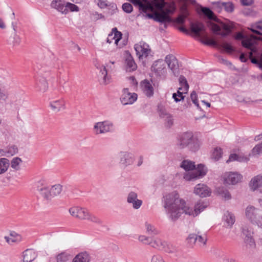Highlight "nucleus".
<instances>
[{
	"mask_svg": "<svg viewBox=\"0 0 262 262\" xmlns=\"http://www.w3.org/2000/svg\"><path fill=\"white\" fill-rule=\"evenodd\" d=\"M164 207L169 217L173 221L178 219L182 213L195 216L203 211L207 206V203L199 201L194 206V210L186 206L184 201L179 198L176 192L168 194L164 197Z\"/></svg>",
	"mask_w": 262,
	"mask_h": 262,
	"instance_id": "f257e3e1",
	"label": "nucleus"
},
{
	"mask_svg": "<svg viewBox=\"0 0 262 262\" xmlns=\"http://www.w3.org/2000/svg\"><path fill=\"white\" fill-rule=\"evenodd\" d=\"M139 10L143 12V15L149 18H154L156 21L164 24L166 28L167 24L172 21V18L169 16L175 11L174 4H168L165 0H152L149 2H142L139 6Z\"/></svg>",
	"mask_w": 262,
	"mask_h": 262,
	"instance_id": "f03ea898",
	"label": "nucleus"
},
{
	"mask_svg": "<svg viewBox=\"0 0 262 262\" xmlns=\"http://www.w3.org/2000/svg\"><path fill=\"white\" fill-rule=\"evenodd\" d=\"M180 167L184 169L186 172L183 174V179L187 181H194L202 178L206 174L207 169L202 164H198L195 167V163L189 160H183Z\"/></svg>",
	"mask_w": 262,
	"mask_h": 262,
	"instance_id": "7ed1b4c3",
	"label": "nucleus"
},
{
	"mask_svg": "<svg viewBox=\"0 0 262 262\" xmlns=\"http://www.w3.org/2000/svg\"><path fill=\"white\" fill-rule=\"evenodd\" d=\"M177 145L180 149L187 148L191 151H196L200 148L198 139L194 137L191 132H186L180 134L177 138Z\"/></svg>",
	"mask_w": 262,
	"mask_h": 262,
	"instance_id": "20e7f679",
	"label": "nucleus"
},
{
	"mask_svg": "<svg viewBox=\"0 0 262 262\" xmlns=\"http://www.w3.org/2000/svg\"><path fill=\"white\" fill-rule=\"evenodd\" d=\"M235 38L236 39L238 40L242 39V46L251 51L249 52V58H253V54L257 53L256 45L258 39L260 38L254 35H251L249 37H245L243 33L241 32L237 33Z\"/></svg>",
	"mask_w": 262,
	"mask_h": 262,
	"instance_id": "39448f33",
	"label": "nucleus"
},
{
	"mask_svg": "<svg viewBox=\"0 0 262 262\" xmlns=\"http://www.w3.org/2000/svg\"><path fill=\"white\" fill-rule=\"evenodd\" d=\"M71 215L80 220H87L91 222L100 224L101 220L95 215L91 214L88 210L79 207H73L69 209Z\"/></svg>",
	"mask_w": 262,
	"mask_h": 262,
	"instance_id": "423d86ee",
	"label": "nucleus"
},
{
	"mask_svg": "<svg viewBox=\"0 0 262 262\" xmlns=\"http://www.w3.org/2000/svg\"><path fill=\"white\" fill-rule=\"evenodd\" d=\"M241 236L244 239L247 248L254 249L256 247V244L253 238L254 230L250 224H245L242 225L241 228Z\"/></svg>",
	"mask_w": 262,
	"mask_h": 262,
	"instance_id": "0eeeda50",
	"label": "nucleus"
},
{
	"mask_svg": "<svg viewBox=\"0 0 262 262\" xmlns=\"http://www.w3.org/2000/svg\"><path fill=\"white\" fill-rule=\"evenodd\" d=\"M209 27L214 34L223 37L229 35L231 32V29L234 27L233 23L228 25L222 22L220 23L219 25L210 23Z\"/></svg>",
	"mask_w": 262,
	"mask_h": 262,
	"instance_id": "6e6552de",
	"label": "nucleus"
},
{
	"mask_svg": "<svg viewBox=\"0 0 262 262\" xmlns=\"http://www.w3.org/2000/svg\"><path fill=\"white\" fill-rule=\"evenodd\" d=\"M113 129V123L110 121L105 120L95 123L93 127V132L96 135L105 134Z\"/></svg>",
	"mask_w": 262,
	"mask_h": 262,
	"instance_id": "1a4fd4ad",
	"label": "nucleus"
},
{
	"mask_svg": "<svg viewBox=\"0 0 262 262\" xmlns=\"http://www.w3.org/2000/svg\"><path fill=\"white\" fill-rule=\"evenodd\" d=\"M36 190L39 196L46 201H51L53 198L50 188L46 185L43 181H40L37 182Z\"/></svg>",
	"mask_w": 262,
	"mask_h": 262,
	"instance_id": "9d476101",
	"label": "nucleus"
},
{
	"mask_svg": "<svg viewBox=\"0 0 262 262\" xmlns=\"http://www.w3.org/2000/svg\"><path fill=\"white\" fill-rule=\"evenodd\" d=\"M134 48L139 59L147 57L151 52L149 45L144 41H140L135 45Z\"/></svg>",
	"mask_w": 262,
	"mask_h": 262,
	"instance_id": "9b49d317",
	"label": "nucleus"
},
{
	"mask_svg": "<svg viewBox=\"0 0 262 262\" xmlns=\"http://www.w3.org/2000/svg\"><path fill=\"white\" fill-rule=\"evenodd\" d=\"M245 216L246 218L253 224L255 223L260 215V211L258 208L252 205L248 206L245 209Z\"/></svg>",
	"mask_w": 262,
	"mask_h": 262,
	"instance_id": "f8f14e48",
	"label": "nucleus"
},
{
	"mask_svg": "<svg viewBox=\"0 0 262 262\" xmlns=\"http://www.w3.org/2000/svg\"><path fill=\"white\" fill-rule=\"evenodd\" d=\"M137 94L135 93H130L128 89L123 90V94L120 98L121 102L123 105L132 104L137 99Z\"/></svg>",
	"mask_w": 262,
	"mask_h": 262,
	"instance_id": "ddd939ff",
	"label": "nucleus"
},
{
	"mask_svg": "<svg viewBox=\"0 0 262 262\" xmlns=\"http://www.w3.org/2000/svg\"><path fill=\"white\" fill-rule=\"evenodd\" d=\"M249 186L252 191L262 193V175L258 174L253 177L249 182Z\"/></svg>",
	"mask_w": 262,
	"mask_h": 262,
	"instance_id": "4468645a",
	"label": "nucleus"
},
{
	"mask_svg": "<svg viewBox=\"0 0 262 262\" xmlns=\"http://www.w3.org/2000/svg\"><path fill=\"white\" fill-rule=\"evenodd\" d=\"M119 156L120 163L124 167L132 165L134 161V156L132 153L122 151L119 153Z\"/></svg>",
	"mask_w": 262,
	"mask_h": 262,
	"instance_id": "2eb2a0df",
	"label": "nucleus"
},
{
	"mask_svg": "<svg viewBox=\"0 0 262 262\" xmlns=\"http://www.w3.org/2000/svg\"><path fill=\"white\" fill-rule=\"evenodd\" d=\"M127 202L132 205L135 209H138L142 204V201L138 199V194L134 191H130L127 196Z\"/></svg>",
	"mask_w": 262,
	"mask_h": 262,
	"instance_id": "dca6fc26",
	"label": "nucleus"
},
{
	"mask_svg": "<svg viewBox=\"0 0 262 262\" xmlns=\"http://www.w3.org/2000/svg\"><path fill=\"white\" fill-rule=\"evenodd\" d=\"M242 176L237 172H230L224 176V182L227 184L234 185L241 181Z\"/></svg>",
	"mask_w": 262,
	"mask_h": 262,
	"instance_id": "f3484780",
	"label": "nucleus"
},
{
	"mask_svg": "<svg viewBox=\"0 0 262 262\" xmlns=\"http://www.w3.org/2000/svg\"><path fill=\"white\" fill-rule=\"evenodd\" d=\"M165 61L168 65V68L176 75L178 72L179 64L178 61L176 57L172 55L169 54L166 56Z\"/></svg>",
	"mask_w": 262,
	"mask_h": 262,
	"instance_id": "a211bd4d",
	"label": "nucleus"
},
{
	"mask_svg": "<svg viewBox=\"0 0 262 262\" xmlns=\"http://www.w3.org/2000/svg\"><path fill=\"white\" fill-rule=\"evenodd\" d=\"M194 193L201 198H204L209 196L211 191L208 187L204 184H198L194 187Z\"/></svg>",
	"mask_w": 262,
	"mask_h": 262,
	"instance_id": "6ab92c4d",
	"label": "nucleus"
},
{
	"mask_svg": "<svg viewBox=\"0 0 262 262\" xmlns=\"http://www.w3.org/2000/svg\"><path fill=\"white\" fill-rule=\"evenodd\" d=\"M213 7L215 10L220 12L224 9L227 12H232L234 10V6L230 2H216L213 3Z\"/></svg>",
	"mask_w": 262,
	"mask_h": 262,
	"instance_id": "aec40b11",
	"label": "nucleus"
},
{
	"mask_svg": "<svg viewBox=\"0 0 262 262\" xmlns=\"http://www.w3.org/2000/svg\"><path fill=\"white\" fill-rule=\"evenodd\" d=\"M51 6L62 14H66L68 13L67 8H65L66 3L63 0H53L51 4Z\"/></svg>",
	"mask_w": 262,
	"mask_h": 262,
	"instance_id": "412c9836",
	"label": "nucleus"
},
{
	"mask_svg": "<svg viewBox=\"0 0 262 262\" xmlns=\"http://www.w3.org/2000/svg\"><path fill=\"white\" fill-rule=\"evenodd\" d=\"M126 69L128 72H132L137 69V66L132 56L127 51L125 57Z\"/></svg>",
	"mask_w": 262,
	"mask_h": 262,
	"instance_id": "4be33fe9",
	"label": "nucleus"
},
{
	"mask_svg": "<svg viewBox=\"0 0 262 262\" xmlns=\"http://www.w3.org/2000/svg\"><path fill=\"white\" fill-rule=\"evenodd\" d=\"M141 88L144 93L147 97H151L154 94V88L151 83L147 80H144L141 82Z\"/></svg>",
	"mask_w": 262,
	"mask_h": 262,
	"instance_id": "5701e85b",
	"label": "nucleus"
},
{
	"mask_svg": "<svg viewBox=\"0 0 262 262\" xmlns=\"http://www.w3.org/2000/svg\"><path fill=\"white\" fill-rule=\"evenodd\" d=\"M51 110L54 112H58L65 108V102L63 99L52 101L50 103Z\"/></svg>",
	"mask_w": 262,
	"mask_h": 262,
	"instance_id": "b1692460",
	"label": "nucleus"
},
{
	"mask_svg": "<svg viewBox=\"0 0 262 262\" xmlns=\"http://www.w3.org/2000/svg\"><path fill=\"white\" fill-rule=\"evenodd\" d=\"M23 262H31L37 257V254L33 249H27L23 253Z\"/></svg>",
	"mask_w": 262,
	"mask_h": 262,
	"instance_id": "393cba45",
	"label": "nucleus"
},
{
	"mask_svg": "<svg viewBox=\"0 0 262 262\" xmlns=\"http://www.w3.org/2000/svg\"><path fill=\"white\" fill-rule=\"evenodd\" d=\"M4 238L9 245H12L14 243H19L22 240L21 236L14 231L11 232L9 236H5Z\"/></svg>",
	"mask_w": 262,
	"mask_h": 262,
	"instance_id": "a878e982",
	"label": "nucleus"
},
{
	"mask_svg": "<svg viewBox=\"0 0 262 262\" xmlns=\"http://www.w3.org/2000/svg\"><path fill=\"white\" fill-rule=\"evenodd\" d=\"M223 220L225 222V225L227 227L231 228L235 222V216L232 213L228 211L224 213Z\"/></svg>",
	"mask_w": 262,
	"mask_h": 262,
	"instance_id": "bb28decb",
	"label": "nucleus"
},
{
	"mask_svg": "<svg viewBox=\"0 0 262 262\" xmlns=\"http://www.w3.org/2000/svg\"><path fill=\"white\" fill-rule=\"evenodd\" d=\"M165 244V241H162L161 239L158 237L151 238L149 243V245L152 247L160 250H162Z\"/></svg>",
	"mask_w": 262,
	"mask_h": 262,
	"instance_id": "cd10ccee",
	"label": "nucleus"
},
{
	"mask_svg": "<svg viewBox=\"0 0 262 262\" xmlns=\"http://www.w3.org/2000/svg\"><path fill=\"white\" fill-rule=\"evenodd\" d=\"M190 29L191 31L196 36H200L201 32L205 31V27L202 23H191Z\"/></svg>",
	"mask_w": 262,
	"mask_h": 262,
	"instance_id": "c85d7f7f",
	"label": "nucleus"
},
{
	"mask_svg": "<svg viewBox=\"0 0 262 262\" xmlns=\"http://www.w3.org/2000/svg\"><path fill=\"white\" fill-rule=\"evenodd\" d=\"M196 243L200 246H205L207 241V237L205 233H202L200 231H197L196 233Z\"/></svg>",
	"mask_w": 262,
	"mask_h": 262,
	"instance_id": "c756f323",
	"label": "nucleus"
},
{
	"mask_svg": "<svg viewBox=\"0 0 262 262\" xmlns=\"http://www.w3.org/2000/svg\"><path fill=\"white\" fill-rule=\"evenodd\" d=\"M36 88L38 91L42 93L45 92L48 89V84L47 80L43 77L40 78L36 83Z\"/></svg>",
	"mask_w": 262,
	"mask_h": 262,
	"instance_id": "7c9ffc66",
	"label": "nucleus"
},
{
	"mask_svg": "<svg viewBox=\"0 0 262 262\" xmlns=\"http://www.w3.org/2000/svg\"><path fill=\"white\" fill-rule=\"evenodd\" d=\"M95 66L97 69L100 70L99 76L103 78L102 82L104 84H106L108 83V81H107V72L106 69V67L102 65L100 66L99 64H95Z\"/></svg>",
	"mask_w": 262,
	"mask_h": 262,
	"instance_id": "2f4dec72",
	"label": "nucleus"
},
{
	"mask_svg": "<svg viewBox=\"0 0 262 262\" xmlns=\"http://www.w3.org/2000/svg\"><path fill=\"white\" fill-rule=\"evenodd\" d=\"M90 256L86 252H82L77 254L72 262H89Z\"/></svg>",
	"mask_w": 262,
	"mask_h": 262,
	"instance_id": "473e14b6",
	"label": "nucleus"
},
{
	"mask_svg": "<svg viewBox=\"0 0 262 262\" xmlns=\"http://www.w3.org/2000/svg\"><path fill=\"white\" fill-rule=\"evenodd\" d=\"M179 82L181 85V87L179 88V90H181L184 92V93H187L189 89V84L186 78L184 76L181 75L179 78Z\"/></svg>",
	"mask_w": 262,
	"mask_h": 262,
	"instance_id": "72a5a7b5",
	"label": "nucleus"
},
{
	"mask_svg": "<svg viewBox=\"0 0 262 262\" xmlns=\"http://www.w3.org/2000/svg\"><path fill=\"white\" fill-rule=\"evenodd\" d=\"M10 166L9 160L5 158L0 159V174L6 172Z\"/></svg>",
	"mask_w": 262,
	"mask_h": 262,
	"instance_id": "f704fd0d",
	"label": "nucleus"
},
{
	"mask_svg": "<svg viewBox=\"0 0 262 262\" xmlns=\"http://www.w3.org/2000/svg\"><path fill=\"white\" fill-rule=\"evenodd\" d=\"M252 32L257 34L262 35V20L256 23L255 24L251 25V28H249ZM262 41V37H259Z\"/></svg>",
	"mask_w": 262,
	"mask_h": 262,
	"instance_id": "c9c22d12",
	"label": "nucleus"
},
{
	"mask_svg": "<svg viewBox=\"0 0 262 262\" xmlns=\"http://www.w3.org/2000/svg\"><path fill=\"white\" fill-rule=\"evenodd\" d=\"M160 116L165 119V124L167 127H170L173 125V119L171 115L162 112Z\"/></svg>",
	"mask_w": 262,
	"mask_h": 262,
	"instance_id": "e433bc0d",
	"label": "nucleus"
},
{
	"mask_svg": "<svg viewBox=\"0 0 262 262\" xmlns=\"http://www.w3.org/2000/svg\"><path fill=\"white\" fill-rule=\"evenodd\" d=\"M202 11L203 14L206 16L208 19L220 23L219 19L215 16L213 12L210 9L208 8H203Z\"/></svg>",
	"mask_w": 262,
	"mask_h": 262,
	"instance_id": "4c0bfd02",
	"label": "nucleus"
},
{
	"mask_svg": "<svg viewBox=\"0 0 262 262\" xmlns=\"http://www.w3.org/2000/svg\"><path fill=\"white\" fill-rule=\"evenodd\" d=\"M51 191V193L52 198L59 195L62 190V186L60 184H55L53 185L51 188H50Z\"/></svg>",
	"mask_w": 262,
	"mask_h": 262,
	"instance_id": "58836bf2",
	"label": "nucleus"
},
{
	"mask_svg": "<svg viewBox=\"0 0 262 262\" xmlns=\"http://www.w3.org/2000/svg\"><path fill=\"white\" fill-rule=\"evenodd\" d=\"M248 158L245 157L239 156L235 154H231L229 156V159L227 160L226 162L229 163V162L237 161L239 162H247L248 161Z\"/></svg>",
	"mask_w": 262,
	"mask_h": 262,
	"instance_id": "ea45409f",
	"label": "nucleus"
},
{
	"mask_svg": "<svg viewBox=\"0 0 262 262\" xmlns=\"http://www.w3.org/2000/svg\"><path fill=\"white\" fill-rule=\"evenodd\" d=\"M5 153L3 154L2 156L7 157L12 156L18 152V148L15 145H12L7 147L5 149Z\"/></svg>",
	"mask_w": 262,
	"mask_h": 262,
	"instance_id": "a19ab883",
	"label": "nucleus"
},
{
	"mask_svg": "<svg viewBox=\"0 0 262 262\" xmlns=\"http://www.w3.org/2000/svg\"><path fill=\"white\" fill-rule=\"evenodd\" d=\"M182 14L179 15L176 19V21L178 24H183L185 19L188 15L187 9L185 6L182 7Z\"/></svg>",
	"mask_w": 262,
	"mask_h": 262,
	"instance_id": "79ce46f5",
	"label": "nucleus"
},
{
	"mask_svg": "<svg viewBox=\"0 0 262 262\" xmlns=\"http://www.w3.org/2000/svg\"><path fill=\"white\" fill-rule=\"evenodd\" d=\"M22 162V160L20 158L15 157L12 159L11 161V167L15 170L20 169V164Z\"/></svg>",
	"mask_w": 262,
	"mask_h": 262,
	"instance_id": "37998d69",
	"label": "nucleus"
},
{
	"mask_svg": "<svg viewBox=\"0 0 262 262\" xmlns=\"http://www.w3.org/2000/svg\"><path fill=\"white\" fill-rule=\"evenodd\" d=\"M253 156H259L262 154V141L256 144L251 150Z\"/></svg>",
	"mask_w": 262,
	"mask_h": 262,
	"instance_id": "c03bdc74",
	"label": "nucleus"
},
{
	"mask_svg": "<svg viewBox=\"0 0 262 262\" xmlns=\"http://www.w3.org/2000/svg\"><path fill=\"white\" fill-rule=\"evenodd\" d=\"M112 33H113L114 38H115V43L118 46V42L122 38V33L117 30L116 28H114L112 29Z\"/></svg>",
	"mask_w": 262,
	"mask_h": 262,
	"instance_id": "a18cd8bd",
	"label": "nucleus"
},
{
	"mask_svg": "<svg viewBox=\"0 0 262 262\" xmlns=\"http://www.w3.org/2000/svg\"><path fill=\"white\" fill-rule=\"evenodd\" d=\"M177 250L176 246L170 244H168L167 242H166V244L164 245V247L162 249V250L169 253H175L177 251Z\"/></svg>",
	"mask_w": 262,
	"mask_h": 262,
	"instance_id": "49530a36",
	"label": "nucleus"
},
{
	"mask_svg": "<svg viewBox=\"0 0 262 262\" xmlns=\"http://www.w3.org/2000/svg\"><path fill=\"white\" fill-rule=\"evenodd\" d=\"M218 192L225 200H229L231 198L229 192L224 188H219Z\"/></svg>",
	"mask_w": 262,
	"mask_h": 262,
	"instance_id": "de8ad7c7",
	"label": "nucleus"
},
{
	"mask_svg": "<svg viewBox=\"0 0 262 262\" xmlns=\"http://www.w3.org/2000/svg\"><path fill=\"white\" fill-rule=\"evenodd\" d=\"M145 226L146 228V232L148 234L151 235H156L158 234V230L151 224L146 223L145 224Z\"/></svg>",
	"mask_w": 262,
	"mask_h": 262,
	"instance_id": "09e8293b",
	"label": "nucleus"
},
{
	"mask_svg": "<svg viewBox=\"0 0 262 262\" xmlns=\"http://www.w3.org/2000/svg\"><path fill=\"white\" fill-rule=\"evenodd\" d=\"M70 255L66 252H62L56 256L57 262H66L69 259Z\"/></svg>",
	"mask_w": 262,
	"mask_h": 262,
	"instance_id": "8fccbe9b",
	"label": "nucleus"
},
{
	"mask_svg": "<svg viewBox=\"0 0 262 262\" xmlns=\"http://www.w3.org/2000/svg\"><path fill=\"white\" fill-rule=\"evenodd\" d=\"M222 151L220 148H216L212 154V158L214 159L215 161L219 160L222 157Z\"/></svg>",
	"mask_w": 262,
	"mask_h": 262,
	"instance_id": "3c124183",
	"label": "nucleus"
},
{
	"mask_svg": "<svg viewBox=\"0 0 262 262\" xmlns=\"http://www.w3.org/2000/svg\"><path fill=\"white\" fill-rule=\"evenodd\" d=\"M185 93L184 92H180V90H178L177 93H173L172 94V98L176 102L180 101L181 100H183L184 97L183 96V93Z\"/></svg>",
	"mask_w": 262,
	"mask_h": 262,
	"instance_id": "603ef678",
	"label": "nucleus"
},
{
	"mask_svg": "<svg viewBox=\"0 0 262 262\" xmlns=\"http://www.w3.org/2000/svg\"><path fill=\"white\" fill-rule=\"evenodd\" d=\"M123 10L127 13H130L133 11V8L130 3H125L122 6Z\"/></svg>",
	"mask_w": 262,
	"mask_h": 262,
	"instance_id": "864d4df0",
	"label": "nucleus"
},
{
	"mask_svg": "<svg viewBox=\"0 0 262 262\" xmlns=\"http://www.w3.org/2000/svg\"><path fill=\"white\" fill-rule=\"evenodd\" d=\"M65 8H67V11H69V10H70L71 11H76L77 12L79 11V8L75 5V4L70 3H66V7Z\"/></svg>",
	"mask_w": 262,
	"mask_h": 262,
	"instance_id": "5fc2aeb1",
	"label": "nucleus"
},
{
	"mask_svg": "<svg viewBox=\"0 0 262 262\" xmlns=\"http://www.w3.org/2000/svg\"><path fill=\"white\" fill-rule=\"evenodd\" d=\"M186 240L190 246H192L196 243V234H190Z\"/></svg>",
	"mask_w": 262,
	"mask_h": 262,
	"instance_id": "6e6d98bb",
	"label": "nucleus"
},
{
	"mask_svg": "<svg viewBox=\"0 0 262 262\" xmlns=\"http://www.w3.org/2000/svg\"><path fill=\"white\" fill-rule=\"evenodd\" d=\"M190 98L193 102V103L197 106L198 108H200V107L199 106L198 101V98H197V94L195 91H193L191 94H190Z\"/></svg>",
	"mask_w": 262,
	"mask_h": 262,
	"instance_id": "4d7b16f0",
	"label": "nucleus"
},
{
	"mask_svg": "<svg viewBox=\"0 0 262 262\" xmlns=\"http://www.w3.org/2000/svg\"><path fill=\"white\" fill-rule=\"evenodd\" d=\"M150 262H166L163 259V257L159 254L154 255L151 258Z\"/></svg>",
	"mask_w": 262,
	"mask_h": 262,
	"instance_id": "13d9d810",
	"label": "nucleus"
},
{
	"mask_svg": "<svg viewBox=\"0 0 262 262\" xmlns=\"http://www.w3.org/2000/svg\"><path fill=\"white\" fill-rule=\"evenodd\" d=\"M221 46L228 53H231L234 50L233 47L227 42L223 43Z\"/></svg>",
	"mask_w": 262,
	"mask_h": 262,
	"instance_id": "bf43d9fd",
	"label": "nucleus"
},
{
	"mask_svg": "<svg viewBox=\"0 0 262 262\" xmlns=\"http://www.w3.org/2000/svg\"><path fill=\"white\" fill-rule=\"evenodd\" d=\"M138 239L141 242L149 245L150 241L151 238L145 235H140L138 237Z\"/></svg>",
	"mask_w": 262,
	"mask_h": 262,
	"instance_id": "052dcab7",
	"label": "nucleus"
},
{
	"mask_svg": "<svg viewBox=\"0 0 262 262\" xmlns=\"http://www.w3.org/2000/svg\"><path fill=\"white\" fill-rule=\"evenodd\" d=\"M21 38L16 33H14L13 45V46H18L20 43Z\"/></svg>",
	"mask_w": 262,
	"mask_h": 262,
	"instance_id": "680f3d73",
	"label": "nucleus"
},
{
	"mask_svg": "<svg viewBox=\"0 0 262 262\" xmlns=\"http://www.w3.org/2000/svg\"><path fill=\"white\" fill-rule=\"evenodd\" d=\"M206 40L203 41V43L207 45H211L213 46H218L219 44L217 42L212 39H208L207 37H206Z\"/></svg>",
	"mask_w": 262,
	"mask_h": 262,
	"instance_id": "e2e57ef3",
	"label": "nucleus"
},
{
	"mask_svg": "<svg viewBox=\"0 0 262 262\" xmlns=\"http://www.w3.org/2000/svg\"><path fill=\"white\" fill-rule=\"evenodd\" d=\"M257 217L258 218L254 224L257 225L259 228L262 229V214H260V215Z\"/></svg>",
	"mask_w": 262,
	"mask_h": 262,
	"instance_id": "0e129e2a",
	"label": "nucleus"
},
{
	"mask_svg": "<svg viewBox=\"0 0 262 262\" xmlns=\"http://www.w3.org/2000/svg\"><path fill=\"white\" fill-rule=\"evenodd\" d=\"M131 3H132L133 4H134L136 6H139L140 3L142 2H146L147 0H128Z\"/></svg>",
	"mask_w": 262,
	"mask_h": 262,
	"instance_id": "69168bd1",
	"label": "nucleus"
},
{
	"mask_svg": "<svg viewBox=\"0 0 262 262\" xmlns=\"http://www.w3.org/2000/svg\"><path fill=\"white\" fill-rule=\"evenodd\" d=\"M241 2L244 6H249L252 3V0H241Z\"/></svg>",
	"mask_w": 262,
	"mask_h": 262,
	"instance_id": "338daca9",
	"label": "nucleus"
},
{
	"mask_svg": "<svg viewBox=\"0 0 262 262\" xmlns=\"http://www.w3.org/2000/svg\"><path fill=\"white\" fill-rule=\"evenodd\" d=\"M113 33H111L108 34V37L107 38V42L109 43H111L113 40H115V38L113 37Z\"/></svg>",
	"mask_w": 262,
	"mask_h": 262,
	"instance_id": "774afa93",
	"label": "nucleus"
}]
</instances>
